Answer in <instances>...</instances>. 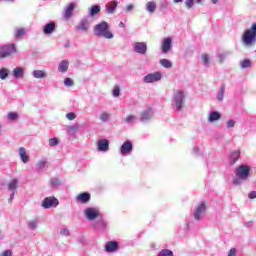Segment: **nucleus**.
<instances>
[{
  "label": "nucleus",
  "instance_id": "obj_1",
  "mask_svg": "<svg viewBox=\"0 0 256 256\" xmlns=\"http://www.w3.org/2000/svg\"><path fill=\"white\" fill-rule=\"evenodd\" d=\"M250 171L249 165H239L235 170L236 177L233 179V184L241 185L250 176Z\"/></svg>",
  "mask_w": 256,
  "mask_h": 256
},
{
  "label": "nucleus",
  "instance_id": "obj_2",
  "mask_svg": "<svg viewBox=\"0 0 256 256\" xmlns=\"http://www.w3.org/2000/svg\"><path fill=\"white\" fill-rule=\"evenodd\" d=\"M94 34L95 36H103L104 38H113L114 34L110 30L109 23L103 20L94 26Z\"/></svg>",
  "mask_w": 256,
  "mask_h": 256
},
{
  "label": "nucleus",
  "instance_id": "obj_3",
  "mask_svg": "<svg viewBox=\"0 0 256 256\" xmlns=\"http://www.w3.org/2000/svg\"><path fill=\"white\" fill-rule=\"evenodd\" d=\"M186 101L185 92L183 90H176L172 97V105L176 112H181Z\"/></svg>",
  "mask_w": 256,
  "mask_h": 256
},
{
  "label": "nucleus",
  "instance_id": "obj_4",
  "mask_svg": "<svg viewBox=\"0 0 256 256\" xmlns=\"http://www.w3.org/2000/svg\"><path fill=\"white\" fill-rule=\"evenodd\" d=\"M242 42L245 46H252L256 42V22L244 31L242 34Z\"/></svg>",
  "mask_w": 256,
  "mask_h": 256
},
{
  "label": "nucleus",
  "instance_id": "obj_5",
  "mask_svg": "<svg viewBox=\"0 0 256 256\" xmlns=\"http://www.w3.org/2000/svg\"><path fill=\"white\" fill-rule=\"evenodd\" d=\"M15 52H17L15 44H4L3 46H0V58H7Z\"/></svg>",
  "mask_w": 256,
  "mask_h": 256
},
{
  "label": "nucleus",
  "instance_id": "obj_6",
  "mask_svg": "<svg viewBox=\"0 0 256 256\" xmlns=\"http://www.w3.org/2000/svg\"><path fill=\"white\" fill-rule=\"evenodd\" d=\"M207 205L205 202L198 203L194 209L195 221H201L206 213Z\"/></svg>",
  "mask_w": 256,
  "mask_h": 256
},
{
  "label": "nucleus",
  "instance_id": "obj_7",
  "mask_svg": "<svg viewBox=\"0 0 256 256\" xmlns=\"http://www.w3.org/2000/svg\"><path fill=\"white\" fill-rule=\"evenodd\" d=\"M84 215L86 219H89V221H93L94 219H97V217H99L100 211L96 207H87L84 211Z\"/></svg>",
  "mask_w": 256,
  "mask_h": 256
},
{
  "label": "nucleus",
  "instance_id": "obj_8",
  "mask_svg": "<svg viewBox=\"0 0 256 256\" xmlns=\"http://www.w3.org/2000/svg\"><path fill=\"white\" fill-rule=\"evenodd\" d=\"M160 80H162L161 72H153L150 74H146V76H144V82H146L147 84L159 82Z\"/></svg>",
  "mask_w": 256,
  "mask_h": 256
},
{
  "label": "nucleus",
  "instance_id": "obj_9",
  "mask_svg": "<svg viewBox=\"0 0 256 256\" xmlns=\"http://www.w3.org/2000/svg\"><path fill=\"white\" fill-rule=\"evenodd\" d=\"M59 205V201L57 197H45L42 201V207L45 209H50L51 207H57Z\"/></svg>",
  "mask_w": 256,
  "mask_h": 256
},
{
  "label": "nucleus",
  "instance_id": "obj_10",
  "mask_svg": "<svg viewBox=\"0 0 256 256\" xmlns=\"http://www.w3.org/2000/svg\"><path fill=\"white\" fill-rule=\"evenodd\" d=\"M133 50L138 54H147V50H148L147 42H134Z\"/></svg>",
  "mask_w": 256,
  "mask_h": 256
},
{
  "label": "nucleus",
  "instance_id": "obj_11",
  "mask_svg": "<svg viewBox=\"0 0 256 256\" xmlns=\"http://www.w3.org/2000/svg\"><path fill=\"white\" fill-rule=\"evenodd\" d=\"M91 22L88 17L81 18L80 22L77 24V30H81L83 32H88L90 29Z\"/></svg>",
  "mask_w": 256,
  "mask_h": 256
},
{
  "label": "nucleus",
  "instance_id": "obj_12",
  "mask_svg": "<svg viewBox=\"0 0 256 256\" xmlns=\"http://www.w3.org/2000/svg\"><path fill=\"white\" fill-rule=\"evenodd\" d=\"M154 116V112L152 108H146L145 110H142L141 116H140V121L141 122H149Z\"/></svg>",
  "mask_w": 256,
  "mask_h": 256
},
{
  "label": "nucleus",
  "instance_id": "obj_13",
  "mask_svg": "<svg viewBox=\"0 0 256 256\" xmlns=\"http://www.w3.org/2000/svg\"><path fill=\"white\" fill-rule=\"evenodd\" d=\"M133 151V144L130 142V140H127L124 142L120 148L121 155H130Z\"/></svg>",
  "mask_w": 256,
  "mask_h": 256
},
{
  "label": "nucleus",
  "instance_id": "obj_14",
  "mask_svg": "<svg viewBox=\"0 0 256 256\" xmlns=\"http://www.w3.org/2000/svg\"><path fill=\"white\" fill-rule=\"evenodd\" d=\"M172 48V38L167 37L162 40L161 51L163 54H168L169 50Z\"/></svg>",
  "mask_w": 256,
  "mask_h": 256
},
{
  "label": "nucleus",
  "instance_id": "obj_15",
  "mask_svg": "<svg viewBox=\"0 0 256 256\" xmlns=\"http://www.w3.org/2000/svg\"><path fill=\"white\" fill-rule=\"evenodd\" d=\"M76 200L78 203H89V201L91 200V193H89L88 191L79 193V195H77L76 197Z\"/></svg>",
  "mask_w": 256,
  "mask_h": 256
},
{
  "label": "nucleus",
  "instance_id": "obj_16",
  "mask_svg": "<svg viewBox=\"0 0 256 256\" xmlns=\"http://www.w3.org/2000/svg\"><path fill=\"white\" fill-rule=\"evenodd\" d=\"M105 249L107 253H115V251L119 249V243H117V241H108Z\"/></svg>",
  "mask_w": 256,
  "mask_h": 256
},
{
  "label": "nucleus",
  "instance_id": "obj_17",
  "mask_svg": "<svg viewBox=\"0 0 256 256\" xmlns=\"http://www.w3.org/2000/svg\"><path fill=\"white\" fill-rule=\"evenodd\" d=\"M73 11H75V2H70L68 6L65 7L64 9V18L69 19L71 18Z\"/></svg>",
  "mask_w": 256,
  "mask_h": 256
},
{
  "label": "nucleus",
  "instance_id": "obj_18",
  "mask_svg": "<svg viewBox=\"0 0 256 256\" xmlns=\"http://www.w3.org/2000/svg\"><path fill=\"white\" fill-rule=\"evenodd\" d=\"M55 30H56V22L54 21L47 22L43 28L44 34H52L53 32H55Z\"/></svg>",
  "mask_w": 256,
  "mask_h": 256
},
{
  "label": "nucleus",
  "instance_id": "obj_19",
  "mask_svg": "<svg viewBox=\"0 0 256 256\" xmlns=\"http://www.w3.org/2000/svg\"><path fill=\"white\" fill-rule=\"evenodd\" d=\"M98 151H109V141L106 139L97 142Z\"/></svg>",
  "mask_w": 256,
  "mask_h": 256
},
{
  "label": "nucleus",
  "instance_id": "obj_20",
  "mask_svg": "<svg viewBox=\"0 0 256 256\" xmlns=\"http://www.w3.org/2000/svg\"><path fill=\"white\" fill-rule=\"evenodd\" d=\"M117 7H118L117 0H112V2H109V4H107V6H106V13H108V14L115 13Z\"/></svg>",
  "mask_w": 256,
  "mask_h": 256
},
{
  "label": "nucleus",
  "instance_id": "obj_21",
  "mask_svg": "<svg viewBox=\"0 0 256 256\" xmlns=\"http://www.w3.org/2000/svg\"><path fill=\"white\" fill-rule=\"evenodd\" d=\"M25 76V69L22 66H17L13 69V77L14 78H24Z\"/></svg>",
  "mask_w": 256,
  "mask_h": 256
},
{
  "label": "nucleus",
  "instance_id": "obj_22",
  "mask_svg": "<svg viewBox=\"0 0 256 256\" xmlns=\"http://www.w3.org/2000/svg\"><path fill=\"white\" fill-rule=\"evenodd\" d=\"M218 120H221L220 112L213 111L209 113V116H208L209 123L217 122Z\"/></svg>",
  "mask_w": 256,
  "mask_h": 256
},
{
  "label": "nucleus",
  "instance_id": "obj_23",
  "mask_svg": "<svg viewBox=\"0 0 256 256\" xmlns=\"http://www.w3.org/2000/svg\"><path fill=\"white\" fill-rule=\"evenodd\" d=\"M240 155H241L240 150H234V152H231L230 157H229L230 165H234L236 163V161H238Z\"/></svg>",
  "mask_w": 256,
  "mask_h": 256
},
{
  "label": "nucleus",
  "instance_id": "obj_24",
  "mask_svg": "<svg viewBox=\"0 0 256 256\" xmlns=\"http://www.w3.org/2000/svg\"><path fill=\"white\" fill-rule=\"evenodd\" d=\"M18 187H19L18 179L15 178V179H11V181H9L8 189H9V191H12L14 195H15L16 190L18 189Z\"/></svg>",
  "mask_w": 256,
  "mask_h": 256
},
{
  "label": "nucleus",
  "instance_id": "obj_25",
  "mask_svg": "<svg viewBox=\"0 0 256 256\" xmlns=\"http://www.w3.org/2000/svg\"><path fill=\"white\" fill-rule=\"evenodd\" d=\"M32 76L37 79L47 78V72L45 70H33Z\"/></svg>",
  "mask_w": 256,
  "mask_h": 256
},
{
  "label": "nucleus",
  "instance_id": "obj_26",
  "mask_svg": "<svg viewBox=\"0 0 256 256\" xmlns=\"http://www.w3.org/2000/svg\"><path fill=\"white\" fill-rule=\"evenodd\" d=\"M19 155L23 163H28L30 157L27 154L26 148H19Z\"/></svg>",
  "mask_w": 256,
  "mask_h": 256
},
{
  "label": "nucleus",
  "instance_id": "obj_27",
  "mask_svg": "<svg viewBox=\"0 0 256 256\" xmlns=\"http://www.w3.org/2000/svg\"><path fill=\"white\" fill-rule=\"evenodd\" d=\"M155 9H157L156 2H154V0H149L146 4V11H148V13H155Z\"/></svg>",
  "mask_w": 256,
  "mask_h": 256
},
{
  "label": "nucleus",
  "instance_id": "obj_28",
  "mask_svg": "<svg viewBox=\"0 0 256 256\" xmlns=\"http://www.w3.org/2000/svg\"><path fill=\"white\" fill-rule=\"evenodd\" d=\"M100 11H101L100 4H93V6L89 8V16H95L96 14L100 13Z\"/></svg>",
  "mask_w": 256,
  "mask_h": 256
},
{
  "label": "nucleus",
  "instance_id": "obj_29",
  "mask_svg": "<svg viewBox=\"0 0 256 256\" xmlns=\"http://www.w3.org/2000/svg\"><path fill=\"white\" fill-rule=\"evenodd\" d=\"M69 68V60H61L58 66L59 72H67Z\"/></svg>",
  "mask_w": 256,
  "mask_h": 256
},
{
  "label": "nucleus",
  "instance_id": "obj_30",
  "mask_svg": "<svg viewBox=\"0 0 256 256\" xmlns=\"http://www.w3.org/2000/svg\"><path fill=\"white\" fill-rule=\"evenodd\" d=\"M95 229H107L108 223L105 221V219H100V221H97V223L94 225Z\"/></svg>",
  "mask_w": 256,
  "mask_h": 256
},
{
  "label": "nucleus",
  "instance_id": "obj_31",
  "mask_svg": "<svg viewBox=\"0 0 256 256\" xmlns=\"http://www.w3.org/2000/svg\"><path fill=\"white\" fill-rule=\"evenodd\" d=\"M38 223V219H31L30 221H28L27 227L28 229H30V231H35V229H37L38 227Z\"/></svg>",
  "mask_w": 256,
  "mask_h": 256
},
{
  "label": "nucleus",
  "instance_id": "obj_32",
  "mask_svg": "<svg viewBox=\"0 0 256 256\" xmlns=\"http://www.w3.org/2000/svg\"><path fill=\"white\" fill-rule=\"evenodd\" d=\"M69 136H75L79 132V125L74 124L73 126H68L67 128Z\"/></svg>",
  "mask_w": 256,
  "mask_h": 256
},
{
  "label": "nucleus",
  "instance_id": "obj_33",
  "mask_svg": "<svg viewBox=\"0 0 256 256\" xmlns=\"http://www.w3.org/2000/svg\"><path fill=\"white\" fill-rule=\"evenodd\" d=\"M224 96H225V84H222L217 94V100H219V102H223Z\"/></svg>",
  "mask_w": 256,
  "mask_h": 256
},
{
  "label": "nucleus",
  "instance_id": "obj_34",
  "mask_svg": "<svg viewBox=\"0 0 256 256\" xmlns=\"http://www.w3.org/2000/svg\"><path fill=\"white\" fill-rule=\"evenodd\" d=\"M9 72H10L9 68H5V67L0 68V79L7 80L9 76Z\"/></svg>",
  "mask_w": 256,
  "mask_h": 256
},
{
  "label": "nucleus",
  "instance_id": "obj_35",
  "mask_svg": "<svg viewBox=\"0 0 256 256\" xmlns=\"http://www.w3.org/2000/svg\"><path fill=\"white\" fill-rule=\"evenodd\" d=\"M160 64L164 68H172V66H173L171 60H168V58H161Z\"/></svg>",
  "mask_w": 256,
  "mask_h": 256
},
{
  "label": "nucleus",
  "instance_id": "obj_36",
  "mask_svg": "<svg viewBox=\"0 0 256 256\" xmlns=\"http://www.w3.org/2000/svg\"><path fill=\"white\" fill-rule=\"evenodd\" d=\"M26 32V28H16L14 36L15 38H22Z\"/></svg>",
  "mask_w": 256,
  "mask_h": 256
},
{
  "label": "nucleus",
  "instance_id": "obj_37",
  "mask_svg": "<svg viewBox=\"0 0 256 256\" xmlns=\"http://www.w3.org/2000/svg\"><path fill=\"white\" fill-rule=\"evenodd\" d=\"M48 161L47 159H40L37 163H36V167L39 171H41L42 169H45L46 165H47Z\"/></svg>",
  "mask_w": 256,
  "mask_h": 256
},
{
  "label": "nucleus",
  "instance_id": "obj_38",
  "mask_svg": "<svg viewBox=\"0 0 256 256\" xmlns=\"http://www.w3.org/2000/svg\"><path fill=\"white\" fill-rule=\"evenodd\" d=\"M157 256H174V253L170 249H162Z\"/></svg>",
  "mask_w": 256,
  "mask_h": 256
},
{
  "label": "nucleus",
  "instance_id": "obj_39",
  "mask_svg": "<svg viewBox=\"0 0 256 256\" xmlns=\"http://www.w3.org/2000/svg\"><path fill=\"white\" fill-rule=\"evenodd\" d=\"M110 118V114H108L107 112H101V114L99 115V120H101V122H108Z\"/></svg>",
  "mask_w": 256,
  "mask_h": 256
},
{
  "label": "nucleus",
  "instance_id": "obj_40",
  "mask_svg": "<svg viewBox=\"0 0 256 256\" xmlns=\"http://www.w3.org/2000/svg\"><path fill=\"white\" fill-rule=\"evenodd\" d=\"M135 122H137V116L130 115L125 118L126 124H135Z\"/></svg>",
  "mask_w": 256,
  "mask_h": 256
},
{
  "label": "nucleus",
  "instance_id": "obj_41",
  "mask_svg": "<svg viewBox=\"0 0 256 256\" xmlns=\"http://www.w3.org/2000/svg\"><path fill=\"white\" fill-rule=\"evenodd\" d=\"M120 93H121L120 86H114V90L112 91V95L114 96V98H119Z\"/></svg>",
  "mask_w": 256,
  "mask_h": 256
},
{
  "label": "nucleus",
  "instance_id": "obj_42",
  "mask_svg": "<svg viewBox=\"0 0 256 256\" xmlns=\"http://www.w3.org/2000/svg\"><path fill=\"white\" fill-rule=\"evenodd\" d=\"M241 68H249L251 66V60L245 59L240 62Z\"/></svg>",
  "mask_w": 256,
  "mask_h": 256
},
{
  "label": "nucleus",
  "instance_id": "obj_43",
  "mask_svg": "<svg viewBox=\"0 0 256 256\" xmlns=\"http://www.w3.org/2000/svg\"><path fill=\"white\" fill-rule=\"evenodd\" d=\"M51 185L53 187H58L59 185H61L60 179H58V177H53L51 180Z\"/></svg>",
  "mask_w": 256,
  "mask_h": 256
},
{
  "label": "nucleus",
  "instance_id": "obj_44",
  "mask_svg": "<svg viewBox=\"0 0 256 256\" xmlns=\"http://www.w3.org/2000/svg\"><path fill=\"white\" fill-rule=\"evenodd\" d=\"M66 118L67 120H75L77 118V114H75V112H68V114H66Z\"/></svg>",
  "mask_w": 256,
  "mask_h": 256
},
{
  "label": "nucleus",
  "instance_id": "obj_45",
  "mask_svg": "<svg viewBox=\"0 0 256 256\" xmlns=\"http://www.w3.org/2000/svg\"><path fill=\"white\" fill-rule=\"evenodd\" d=\"M202 60H203L204 66H209V56H208V54H202Z\"/></svg>",
  "mask_w": 256,
  "mask_h": 256
},
{
  "label": "nucleus",
  "instance_id": "obj_46",
  "mask_svg": "<svg viewBox=\"0 0 256 256\" xmlns=\"http://www.w3.org/2000/svg\"><path fill=\"white\" fill-rule=\"evenodd\" d=\"M17 118H18L17 112H9V114H8L9 120H17Z\"/></svg>",
  "mask_w": 256,
  "mask_h": 256
},
{
  "label": "nucleus",
  "instance_id": "obj_47",
  "mask_svg": "<svg viewBox=\"0 0 256 256\" xmlns=\"http://www.w3.org/2000/svg\"><path fill=\"white\" fill-rule=\"evenodd\" d=\"M59 140L57 138H50L49 145L50 147H55V145H58Z\"/></svg>",
  "mask_w": 256,
  "mask_h": 256
},
{
  "label": "nucleus",
  "instance_id": "obj_48",
  "mask_svg": "<svg viewBox=\"0 0 256 256\" xmlns=\"http://www.w3.org/2000/svg\"><path fill=\"white\" fill-rule=\"evenodd\" d=\"M228 52H223L221 54H218L219 62H224L225 58H227Z\"/></svg>",
  "mask_w": 256,
  "mask_h": 256
},
{
  "label": "nucleus",
  "instance_id": "obj_49",
  "mask_svg": "<svg viewBox=\"0 0 256 256\" xmlns=\"http://www.w3.org/2000/svg\"><path fill=\"white\" fill-rule=\"evenodd\" d=\"M61 235H65L66 237H69V235L71 234L69 229L67 227H63V229H61L60 231Z\"/></svg>",
  "mask_w": 256,
  "mask_h": 256
},
{
  "label": "nucleus",
  "instance_id": "obj_50",
  "mask_svg": "<svg viewBox=\"0 0 256 256\" xmlns=\"http://www.w3.org/2000/svg\"><path fill=\"white\" fill-rule=\"evenodd\" d=\"M64 84H65V86H73L74 85L73 79L72 78H65L64 79Z\"/></svg>",
  "mask_w": 256,
  "mask_h": 256
},
{
  "label": "nucleus",
  "instance_id": "obj_51",
  "mask_svg": "<svg viewBox=\"0 0 256 256\" xmlns=\"http://www.w3.org/2000/svg\"><path fill=\"white\" fill-rule=\"evenodd\" d=\"M185 5L187 9H192V7H194V0H186Z\"/></svg>",
  "mask_w": 256,
  "mask_h": 256
},
{
  "label": "nucleus",
  "instance_id": "obj_52",
  "mask_svg": "<svg viewBox=\"0 0 256 256\" xmlns=\"http://www.w3.org/2000/svg\"><path fill=\"white\" fill-rule=\"evenodd\" d=\"M0 256H13V251H11V249H6Z\"/></svg>",
  "mask_w": 256,
  "mask_h": 256
},
{
  "label": "nucleus",
  "instance_id": "obj_53",
  "mask_svg": "<svg viewBox=\"0 0 256 256\" xmlns=\"http://www.w3.org/2000/svg\"><path fill=\"white\" fill-rule=\"evenodd\" d=\"M237 255V249L235 247H232L228 253V256H236Z\"/></svg>",
  "mask_w": 256,
  "mask_h": 256
},
{
  "label": "nucleus",
  "instance_id": "obj_54",
  "mask_svg": "<svg viewBox=\"0 0 256 256\" xmlns=\"http://www.w3.org/2000/svg\"><path fill=\"white\" fill-rule=\"evenodd\" d=\"M134 4H128L125 8L126 13H130V11H133Z\"/></svg>",
  "mask_w": 256,
  "mask_h": 256
},
{
  "label": "nucleus",
  "instance_id": "obj_55",
  "mask_svg": "<svg viewBox=\"0 0 256 256\" xmlns=\"http://www.w3.org/2000/svg\"><path fill=\"white\" fill-rule=\"evenodd\" d=\"M235 124H236L235 120H229L227 122V128H234Z\"/></svg>",
  "mask_w": 256,
  "mask_h": 256
},
{
  "label": "nucleus",
  "instance_id": "obj_56",
  "mask_svg": "<svg viewBox=\"0 0 256 256\" xmlns=\"http://www.w3.org/2000/svg\"><path fill=\"white\" fill-rule=\"evenodd\" d=\"M248 197H250V199H256V191H250Z\"/></svg>",
  "mask_w": 256,
  "mask_h": 256
},
{
  "label": "nucleus",
  "instance_id": "obj_57",
  "mask_svg": "<svg viewBox=\"0 0 256 256\" xmlns=\"http://www.w3.org/2000/svg\"><path fill=\"white\" fill-rule=\"evenodd\" d=\"M193 153L195 154V155H200V148H198V146H195V148H193Z\"/></svg>",
  "mask_w": 256,
  "mask_h": 256
},
{
  "label": "nucleus",
  "instance_id": "obj_58",
  "mask_svg": "<svg viewBox=\"0 0 256 256\" xmlns=\"http://www.w3.org/2000/svg\"><path fill=\"white\" fill-rule=\"evenodd\" d=\"M14 197H15V195H14L13 191H11L8 202L11 203L13 201Z\"/></svg>",
  "mask_w": 256,
  "mask_h": 256
},
{
  "label": "nucleus",
  "instance_id": "obj_59",
  "mask_svg": "<svg viewBox=\"0 0 256 256\" xmlns=\"http://www.w3.org/2000/svg\"><path fill=\"white\" fill-rule=\"evenodd\" d=\"M245 227H252L253 226V221H247L244 223Z\"/></svg>",
  "mask_w": 256,
  "mask_h": 256
},
{
  "label": "nucleus",
  "instance_id": "obj_60",
  "mask_svg": "<svg viewBox=\"0 0 256 256\" xmlns=\"http://www.w3.org/2000/svg\"><path fill=\"white\" fill-rule=\"evenodd\" d=\"M173 3H183V0H173Z\"/></svg>",
  "mask_w": 256,
  "mask_h": 256
},
{
  "label": "nucleus",
  "instance_id": "obj_61",
  "mask_svg": "<svg viewBox=\"0 0 256 256\" xmlns=\"http://www.w3.org/2000/svg\"><path fill=\"white\" fill-rule=\"evenodd\" d=\"M219 0H212L213 5H217Z\"/></svg>",
  "mask_w": 256,
  "mask_h": 256
},
{
  "label": "nucleus",
  "instance_id": "obj_62",
  "mask_svg": "<svg viewBox=\"0 0 256 256\" xmlns=\"http://www.w3.org/2000/svg\"><path fill=\"white\" fill-rule=\"evenodd\" d=\"M119 26H120L121 28H124V26H125L124 22H120Z\"/></svg>",
  "mask_w": 256,
  "mask_h": 256
},
{
  "label": "nucleus",
  "instance_id": "obj_63",
  "mask_svg": "<svg viewBox=\"0 0 256 256\" xmlns=\"http://www.w3.org/2000/svg\"><path fill=\"white\" fill-rule=\"evenodd\" d=\"M69 46H70V42H67V43L65 44V47L68 48Z\"/></svg>",
  "mask_w": 256,
  "mask_h": 256
},
{
  "label": "nucleus",
  "instance_id": "obj_64",
  "mask_svg": "<svg viewBox=\"0 0 256 256\" xmlns=\"http://www.w3.org/2000/svg\"><path fill=\"white\" fill-rule=\"evenodd\" d=\"M203 0H196V3H202Z\"/></svg>",
  "mask_w": 256,
  "mask_h": 256
}]
</instances>
